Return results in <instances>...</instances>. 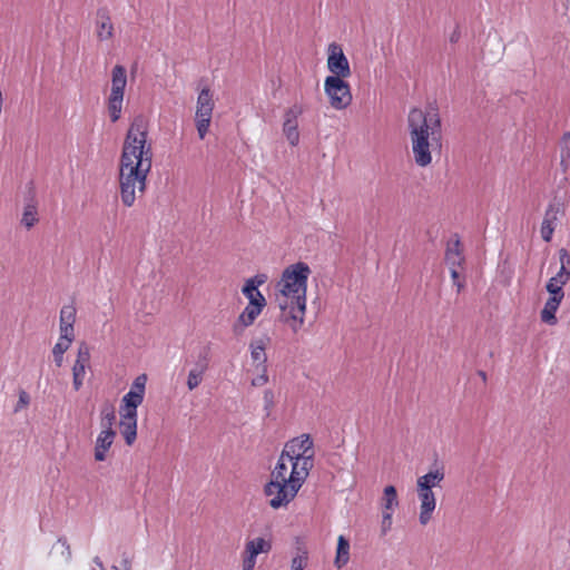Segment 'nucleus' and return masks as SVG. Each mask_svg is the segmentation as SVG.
Here are the masks:
<instances>
[{
	"label": "nucleus",
	"mask_w": 570,
	"mask_h": 570,
	"mask_svg": "<svg viewBox=\"0 0 570 570\" xmlns=\"http://www.w3.org/2000/svg\"><path fill=\"white\" fill-rule=\"evenodd\" d=\"M125 568L129 569V561L128 560H125Z\"/></svg>",
	"instance_id": "48"
},
{
	"label": "nucleus",
	"mask_w": 570,
	"mask_h": 570,
	"mask_svg": "<svg viewBox=\"0 0 570 570\" xmlns=\"http://www.w3.org/2000/svg\"><path fill=\"white\" fill-rule=\"evenodd\" d=\"M312 271L305 262L288 265L276 283L277 302L286 321L296 333L305 321L307 282Z\"/></svg>",
	"instance_id": "2"
},
{
	"label": "nucleus",
	"mask_w": 570,
	"mask_h": 570,
	"mask_svg": "<svg viewBox=\"0 0 570 570\" xmlns=\"http://www.w3.org/2000/svg\"><path fill=\"white\" fill-rule=\"evenodd\" d=\"M256 564V558L253 556H249L245 551L243 552V562H242V569L243 570H254Z\"/></svg>",
	"instance_id": "41"
},
{
	"label": "nucleus",
	"mask_w": 570,
	"mask_h": 570,
	"mask_svg": "<svg viewBox=\"0 0 570 570\" xmlns=\"http://www.w3.org/2000/svg\"><path fill=\"white\" fill-rule=\"evenodd\" d=\"M208 368L209 351L208 348H203L198 353L196 361L193 363V366L188 372L186 384L189 391L197 389L202 384Z\"/></svg>",
	"instance_id": "12"
},
{
	"label": "nucleus",
	"mask_w": 570,
	"mask_h": 570,
	"mask_svg": "<svg viewBox=\"0 0 570 570\" xmlns=\"http://www.w3.org/2000/svg\"><path fill=\"white\" fill-rule=\"evenodd\" d=\"M394 511H382L381 532L385 535L392 528V515Z\"/></svg>",
	"instance_id": "40"
},
{
	"label": "nucleus",
	"mask_w": 570,
	"mask_h": 570,
	"mask_svg": "<svg viewBox=\"0 0 570 570\" xmlns=\"http://www.w3.org/2000/svg\"><path fill=\"white\" fill-rule=\"evenodd\" d=\"M148 122L142 115L131 121L122 145L119 166L120 198L126 207L136 200V189L144 193L153 165V149L148 142Z\"/></svg>",
	"instance_id": "1"
},
{
	"label": "nucleus",
	"mask_w": 570,
	"mask_h": 570,
	"mask_svg": "<svg viewBox=\"0 0 570 570\" xmlns=\"http://www.w3.org/2000/svg\"><path fill=\"white\" fill-rule=\"evenodd\" d=\"M215 102L213 92L208 87H204L196 101L195 125L200 139H204L209 130Z\"/></svg>",
	"instance_id": "8"
},
{
	"label": "nucleus",
	"mask_w": 570,
	"mask_h": 570,
	"mask_svg": "<svg viewBox=\"0 0 570 570\" xmlns=\"http://www.w3.org/2000/svg\"><path fill=\"white\" fill-rule=\"evenodd\" d=\"M460 36H461V35H460V31H459L458 29H455V30L451 33V36H450V41H451L452 43L458 42V41H459V39H460Z\"/></svg>",
	"instance_id": "45"
},
{
	"label": "nucleus",
	"mask_w": 570,
	"mask_h": 570,
	"mask_svg": "<svg viewBox=\"0 0 570 570\" xmlns=\"http://www.w3.org/2000/svg\"><path fill=\"white\" fill-rule=\"evenodd\" d=\"M126 86V68L121 65H116L111 70V89L107 100L108 114L112 122L118 121L121 117Z\"/></svg>",
	"instance_id": "6"
},
{
	"label": "nucleus",
	"mask_w": 570,
	"mask_h": 570,
	"mask_svg": "<svg viewBox=\"0 0 570 570\" xmlns=\"http://www.w3.org/2000/svg\"><path fill=\"white\" fill-rule=\"evenodd\" d=\"M450 274H451L453 284L456 286L458 293H460L462 291V288L464 287V283L460 281L459 269L451 268Z\"/></svg>",
	"instance_id": "44"
},
{
	"label": "nucleus",
	"mask_w": 570,
	"mask_h": 570,
	"mask_svg": "<svg viewBox=\"0 0 570 570\" xmlns=\"http://www.w3.org/2000/svg\"><path fill=\"white\" fill-rule=\"evenodd\" d=\"M557 214L558 209L553 205H550L546 210V215L541 224V237L544 242H550L552 238Z\"/></svg>",
	"instance_id": "24"
},
{
	"label": "nucleus",
	"mask_w": 570,
	"mask_h": 570,
	"mask_svg": "<svg viewBox=\"0 0 570 570\" xmlns=\"http://www.w3.org/2000/svg\"><path fill=\"white\" fill-rule=\"evenodd\" d=\"M116 438L115 430H106L102 429L98 434L96 444H95V459L96 461H105L107 458V452L111 448L114 440Z\"/></svg>",
	"instance_id": "18"
},
{
	"label": "nucleus",
	"mask_w": 570,
	"mask_h": 570,
	"mask_svg": "<svg viewBox=\"0 0 570 570\" xmlns=\"http://www.w3.org/2000/svg\"><path fill=\"white\" fill-rule=\"evenodd\" d=\"M324 91L328 97L330 105L336 110L347 108L353 100L351 87L345 78L326 77L324 81Z\"/></svg>",
	"instance_id": "7"
},
{
	"label": "nucleus",
	"mask_w": 570,
	"mask_h": 570,
	"mask_svg": "<svg viewBox=\"0 0 570 570\" xmlns=\"http://www.w3.org/2000/svg\"><path fill=\"white\" fill-rule=\"evenodd\" d=\"M443 479V469H435L420 476L416 482V488L432 490L434 487H438Z\"/></svg>",
	"instance_id": "26"
},
{
	"label": "nucleus",
	"mask_w": 570,
	"mask_h": 570,
	"mask_svg": "<svg viewBox=\"0 0 570 570\" xmlns=\"http://www.w3.org/2000/svg\"><path fill=\"white\" fill-rule=\"evenodd\" d=\"M561 166L564 170L570 166V132H564L561 139Z\"/></svg>",
	"instance_id": "32"
},
{
	"label": "nucleus",
	"mask_w": 570,
	"mask_h": 570,
	"mask_svg": "<svg viewBox=\"0 0 570 570\" xmlns=\"http://www.w3.org/2000/svg\"><path fill=\"white\" fill-rule=\"evenodd\" d=\"M110 570H119L116 566H112Z\"/></svg>",
	"instance_id": "49"
},
{
	"label": "nucleus",
	"mask_w": 570,
	"mask_h": 570,
	"mask_svg": "<svg viewBox=\"0 0 570 570\" xmlns=\"http://www.w3.org/2000/svg\"><path fill=\"white\" fill-rule=\"evenodd\" d=\"M57 542L60 543L63 548L62 556H63L65 560L67 562L70 561L71 560V550H70V546H69L67 539L65 537H60Z\"/></svg>",
	"instance_id": "43"
},
{
	"label": "nucleus",
	"mask_w": 570,
	"mask_h": 570,
	"mask_svg": "<svg viewBox=\"0 0 570 570\" xmlns=\"http://www.w3.org/2000/svg\"><path fill=\"white\" fill-rule=\"evenodd\" d=\"M560 269L553 276L557 283L567 284L570 279V255L566 248L559 249Z\"/></svg>",
	"instance_id": "27"
},
{
	"label": "nucleus",
	"mask_w": 570,
	"mask_h": 570,
	"mask_svg": "<svg viewBox=\"0 0 570 570\" xmlns=\"http://www.w3.org/2000/svg\"><path fill=\"white\" fill-rule=\"evenodd\" d=\"M307 476L291 471L285 482L269 480L264 487V494L269 497V507L277 510L287 507L294 500Z\"/></svg>",
	"instance_id": "4"
},
{
	"label": "nucleus",
	"mask_w": 570,
	"mask_h": 570,
	"mask_svg": "<svg viewBox=\"0 0 570 570\" xmlns=\"http://www.w3.org/2000/svg\"><path fill=\"white\" fill-rule=\"evenodd\" d=\"M30 402V396L29 394L26 392V391H21L19 393V400H18V403L14 407V412H19L21 409H23L24 406H27Z\"/></svg>",
	"instance_id": "42"
},
{
	"label": "nucleus",
	"mask_w": 570,
	"mask_h": 570,
	"mask_svg": "<svg viewBox=\"0 0 570 570\" xmlns=\"http://www.w3.org/2000/svg\"><path fill=\"white\" fill-rule=\"evenodd\" d=\"M399 507L397 492L394 485H386L381 498L383 511H394Z\"/></svg>",
	"instance_id": "29"
},
{
	"label": "nucleus",
	"mask_w": 570,
	"mask_h": 570,
	"mask_svg": "<svg viewBox=\"0 0 570 570\" xmlns=\"http://www.w3.org/2000/svg\"><path fill=\"white\" fill-rule=\"evenodd\" d=\"M96 32L100 41L109 40L114 36V24L108 10L105 8L97 11Z\"/></svg>",
	"instance_id": "19"
},
{
	"label": "nucleus",
	"mask_w": 570,
	"mask_h": 570,
	"mask_svg": "<svg viewBox=\"0 0 570 570\" xmlns=\"http://www.w3.org/2000/svg\"><path fill=\"white\" fill-rule=\"evenodd\" d=\"M265 282L264 276L256 275L252 278H248L242 288V293L248 299V304H259L265 307L266 299L264 295L259 292L258 286Z\"/></svg>",
	"instance_id": "17"
},
{
	"label": "nucleus",
	"mask_w": 570,
	"mask_h": 570,
	"mask_svg": "<svg viewBox=\"0 0 570 570\" xmlns=\"http://www.w3.org/2000/svg\"><path fill=\"white\" fill-rule=\"evenodd\" d=\"M264 411L266 416H269L275 406V393L272 389H266L263 395Z\"/></svg>",
	"instance_id": "36"
},
{
	"label": "nucleus",
	"mask_w": 570,
	"mask_h": 570,
	"mask_svg": "<svg viewBox=\"0 0 570 570\" xmlns=\"http://www.w3.org/2000/svg\"><path fill=\"white\" fill-rule=\"evenodd\" d=\"M271 550L272 542L262 537L247 540L244 548L246 553L255 558H257L259 553H268Z\"/></svg>",
	"instance_id": "25"
},
{
	"label": "nucleus",
	"mask_w": 570,
	"mask_h": 570,
	"mask_svg": "<svg viewBox=\"0 0 570 570\" xmlns=\"http://www.w3.org/2000/svg\"><path fill=\"white\" fill-rule=\"evenodd\" d=\"M313 440L308 434H302L285 443L283 451L293 461V471L297 474L308 476L314 466Z\"/></svg>",
	"instance_id": "5"
},
{
	"label": "nucleus",
	"mask_w": 570,
	"mask_h": 570,
	"mask_svg": "<svg viewBox=\"0 0 570 570\" xmlns=\"http://www.w3.org/2000/svg\"><path fill=\"white\" fill-rule=\"evenodd\" d=\"M38 222V202L36 199L35 189L31 186L24 198L21 225L27 229H31Z\"/></svg>",
	"instance_id": "15"
},
{
	"label": "nucleus",
	"mask_w": 570,
	"mask_h": 570,
	"mask_svg": "<svg viewBox=\"0 0 570 570\" xmlns=\"http://www.w3.org/2000/svg\"><path fill=\"white\" fill-rule=\"evenodd\" d=\"M147 376L145 374L138 375L127 392L120 404L119 413H130L137 415V407L142 403L146 390Z\"/></svg>",
	"instance_id": "9"
},
{
	"label": "nucleus",
	"mask_w": 570,
	"mask_h": 570,
	"mask_svg": "<svg viewBox=\"0 0 570 570\" xmlns=\"http://www.w3.org/2000/svg\"><path fill=\"white\" fill-rule=\"evenodd\" d=\"M293 461L294 459H292L288 454L285 455V452L282 451L277 463L271 473V480H279L285 482L289 474L288 465H291V471L293 470Z\"/></svg>",
	"instance_id": "23"
},
{
	"label": "nucleus",
	"mask_w": 570,
	"mask_h": 570,
	"mask_svg": "<svg viewBox=\"0 0 570 570\" xmlns=\"http://www.w3.org/2000/svg\"><path fill=\"white\" fill-rule=\"evenodd\" d=\"M263 308V306H261L259 304H255L254 302L253 304H248L238 316L236 323L234 324V333L237 335L242 334L246 327L253 325L255 320L262 313Z\"/></svg>",
	"instance_id": "16"
},
{
	"label": "nucleus",
	"mask_w": 570,
	"mask_h": 570,
	"mask_svg": "<svg viewBox=\"0 0 570 570\" xmlns=\"http://www.w3.org/2000/svg\"><path fill=\"white\" fill-rule=\"evenodd\" d=\"M308 553L305 549H299V553H297L291 562L292 570H304L307 566Z\"/></svg>",
	"instance_id": "34"
},
{
	"label": "nucleus",
	"mask_w": 570,
	"mask_h": 570,
	"mask_svg": "<svg viewBox=\"0 0 570 570\" xmlns=\"http://www.w3.org/2000/svg\"><path fill=\"white\" fill-rule=\"evenodd\" d=\"M70 344L68 342L58 341L52 348V354L55 358V363L57 366H61L63 362V354L69 348Z\"/></svg>",
	"instance_id": "35"
},
{
	"label": "nucleus",
	"mask_w": 570,
	"mask_h": 570,
	"mask_svg": "<svg viewBox=\"0 0 570 570\" xmlns=\"http://www.w3.org/2000/svg\"><path fill=\"white\" fill-rule=\"evenodd\" d=\"M304 112V107L299 102L293 104L289 108H287L284 112V121H283V134L285 135L288 144L293 147L297 146L299 142V131H298V117Z\"/></svg>",
	"instance_id": "10"
},
{
	"label": "nucleus",
	"mask_w": 570,
	"mask_h": 570,
	"mask_svg": "<svg viewBox=\"0 0 570 570\" xmlns=\"http://www.w3.org/2000/svg\"><path fill=\"white\" fill-rule=\"evenodd\" d=\"M327 68L332 72L331 77L348 78L352 73L350 62L337 43L328 46Z\"/></svg>",
	"instance_id": "11"
},
{
	"label": "nucleus",
	"mask_w": 570,
	"mask_h": 570,
	"mask_svg": "<svg viewBox=\"0 0 570 570\" xmlns=\"http://www.w3.org/2000/svg\"><path fill=\"white\" fill-rule=\"evenodd\" d=\"M562 301H558L556 297H549L544 304L543 309L541 311V320L542 322L554 325L558 320L556 317V313L559 308V305Z\"/></svg>",
	"instance_id": "28"
},
{
	"label": "nucleus",
	"mask_w": 570,
	"mask_h": 570,
	"mask_svg": "<svg viewBox=\"0 0 570 570\" xmlns=\"http://www.w3.org/2000/svg\"><path fill=\"white\" fill-rule=\"evenodd\" d=\"M407 129L415 164L428 167L432 163V150L442 147V122L438 109L424 111L412 108L407 115Z\"/></svg>",
	"instance_id": "3"
},
{
	"label": "nucleus",
	"mask_w": 570,
	"mask_h": 570,
	"mask_svg": "<svg viewBox=\"0 0 570 570\" xmlns=\"http://www.w3.org/2000/svg\"><path fill=\"white\" fill-rule=\"evenodd\" d=\"M258 375L252 379L250 384L254 387H261L268 382L267 367L256 368Z\"/></svg>",
	"instance_id": "39"
},
{
	"label": "nucleus",
	"mask_w": 570,
	"mask_h": 570,
	"mask_svg": "<svg viewBox=\"0 0 570 570\" xmlns=\"http://www.w3.org/2000/svg\"><path fill=\"white\" fill-rule=\"evenodd\" d=\"M250 357L255 368L267 367L266 344L263 338L254 340L249 344Z\"/></svg>",
	"instance_id": "22"
},
{
	"label": "nucleus",
	"mask_w": 570,
	"mask_h": 570,
	"mask_svg": "<svg viewBox=\"0 0 570 570\" xmlns=\"http://www.w3.org/2000/svg\"><path fill=\"white\" fill-rule=\"evenodd\" d=\"M94 562L101 569V570H106L104 564H102V561L100 560L99 557H95L94 558Z\"/></svg>",
	"instance_id": "46"
},
{
	"label": "nucleus",
	"mask_w": 570,
	"mask_h": 570,
	"mask_svg": "<svg viewBox=\"0 0 570 570\" xmlns=\"http://www.w3.org/2000/svg\"><path fill=\"white\" fill-rule=\"evenodd\" d=\"M115 421H116L115 406L111 403L106 402L105 404H102L101 410H100L101 428L106 429V430H114L112 425L115 424Z\"/></svg>",
	"instance_id": "31"
},
{
	"label": "nucleus",
	"mask_w": 570,
	"mask_h": 570,
	"mask_svg": "<svg viewBox=\"0 0 570 570\" xmlns=\"http://www.w3.org/2000/svg\"><path fill=\"white\" fill-rule=\"evenodd\" d=\"M464 262V256L461 249V243L459 237L455 238L453 243L448 244V248L445 252V263L449 268L459 269Z\"/></svg>",
	"instance_id": "21"
},
{
	"label": "nucleus",
	"mask_w": 570,
	"mask_h": 570,
	"mask_svg": "<svg viewBox=\"0 0 570 570\" xmlns=\"http://www.w3.org/2000/svg\"><path fill=\"white\" fill-rule=\"evenodd\" d=\"M416 491L420 500L419 521L422 525H426L431 521L436 507L435 494L428 489L417 488Z\"/></svg>",
	"instance_id": "14"
},
{
	"label": "nucleus",
	"mask_w": 570,
	"mask_h": 570,
	"mask_svg": "<svg viewBox=\"0 0 570 570\" xmlns=\"http://www.w3.org/2000/svg\"><path fill=\"white\" fill-rule=\"evenodd\" d=\"M564 284L557 283L554 281V277H551L549 282L547 283V291L550 294V297H556L558 301H562L564 297V292L562 289Z\"/></svg>",
	"instance_id": "33"
},
{
	"label": "nucleus",
	"mask_w": 570,
	"mask_h": 570,
	"mask_svg": "<svg viewBox=\"0 0 570 570\" xmlns=\"http://www.w3.org/2000/svg\"><path fill=\"white\" fill-rule=\"evenodd\" d=\"M73 338H75L73 323L60 324V337H59V341L68 342L69 344H71Z\"/></svg>",
	"instance_id": "37"
},
{
	"label": "nucleus",
	"mask_w": 570,
	"mask_h": 570,
	"mask_svg": "<svg viewBox=\"0 0 570 570\" xmlns=\"http://www.w3.org/2000/svg\"><path fill=\"white\" fill-rule=\"evenodd\" d=\"M479 374H480V377H482L483 380H485V377H487V376H485V373H484V372H482V371H481Z\"/></svg>",
	"instance_id": "47"
},
{
	"label": "nucleus",
	"mask_w": 570,
	"mask_h": 570,
	"mask_svg": "<svg viewBox=\"0 0 570 570\" xmlns=\"http://www.w3.org/2000/svg\"><path fill=\"white\" fill-rule=\"evenodd\" d=\"M90 363V348L86 343H80L78 347L77 358L72 366V385L76 391H79L83 384L86 370Z\"/></svg>",
	"instance_id": "13"
},
{
	"label": "nucleus",
	"mask_w": 570,
	"mask_h": 570,
	"mask_svg": "<svg viewBox=\"0 0 570 570\" xmlns=\"http://www.w3.org/2000/svg\"><path fill=\"white\" fill-rule=\"evenodd\" d=\"M76 308L71 305L63 306L60 311V324L75 323Z\"/></svg>",
	"instance_id": "38"
},
{
	"label": "nucleus",
	"mask_w": 570,
	"mask_h": 570,
	"mask_svg": "<svg viewBox=\"0 0 570 570\" xmlns=\"http://www.w3.org/2000/svg\"><path fill=\"white\" fill-rule=\"evenodd\" d=\"M350 560V542L344 535H340L337 539V550L335 557V566L341 569Z\"/></svg>",
	"instance_id": "30"
},
{
	"label": "nucleus",
	"mask_w": 570,
	"mask_h": 570,
	"mask_svg": "<svg viewBox=\"0 0 570 570\" xmlns=\"http://www.w3.org/2000/svg\"><path fill=\"white\" fill-rule=\"evenodd\" d=\"M120 426L125 442L131 445L137 436V415L130 413L120 414Z\"/></svg>",
	"instance_id": "20"
}]
</instances>
